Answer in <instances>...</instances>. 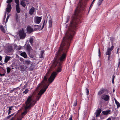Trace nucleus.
<instances>
[{
  "label": "nucleus",
  "mask_w": 120,
  "mask_h": 120,
  "mask_svg": "<svg viewBox=\"0 0 120 120\" xmlns=\"http://www.w3.org/2000/svg\"><path fill=\"white\" fill-rule=\"evenodd\" d=\"M98 56H100L101 52L100 51L99 48L98 49Z\"/></svg>",
  "instance_id": "45"
},
{
  "label": "nucleus",
  "mask_w": 120,
  "mask_h": 120,
  "mask_svg": "<svg viewBox=\"0 0 120 120\" xmlns=\"http://www.w3.org/2000/svg\"><path fill=\"white\" fill-rule=\"evenodd\" d=\"M114 91H115V90H114V89H113V92H114Z\"/></svg>",
  "instance_id": "63"
},
{
  "label": "nucleus",
  "mask_w": 120,
  "mask_h": 120,
  "mask_svg": "<svg viewBox=\"0 0 120 120\" xmlns=\"http://www.w3.org/2000/svg\"><path fill=\"white\" fill-rule=\"evenodd\" d=\"M86 94L87 95H88L89 94V90L88 89H87V88H86Z\"/></svg>",
  "instance_id": "42"
},
{
  "label": "nucleus",
  "mask_w": 120,
  "mask_h": 120,
  "mask_svg": "<svg viewBox=\"0 0 120 120\" xmlns=\"http://www.w3.org/2000/svg\"><path fill=\"white\" fill-rule=\"evenodd\" d=\"M11 5L10 4H8L6 8V11L8 13H9L11 11Z\"/></svg>",
  "instance_id": "9"
},
{
  "label": "nucleus",
  "mask_w": 120,
  "mask_h": 120,
  "mask_svg": "<svg viewBox=\"0 0 120 120\" xmlns=\"http://www.w3.org/2000/svg\"><path fill=\"white\" fill-rule=\"evenodd\" d=\"M114 48V46L112 45L111 48H108L107 50V51L105 53L106 55L111 54V51L113 50Z\"/></svg>",
  "instance_id": "7"
},
{
  "label": "nucleus",
  "mask_w": 120,
  "mask_h": 120,
  "mask_svg": "<svg viewBox=\"0 0 120 120\" xmlns=\"http://www.w3.org/2000/svg\"><path fill=\"white\" fill-rule=\"evenodd\" d=\"M70 19V16L68 15L67 16V18L66 21L65 23V24L69 22Z\"/></svg>",
  "instance_id": "30"
},
{
  "label": "nucleus",
  "mask_w": 120,
  "mask_h": 120,
  "mask_svg": "<svg viewBox=\"0 0 120 120\" xmlns=\"http://www.w3.org/2000/svg\"><path fill=\"white\" fill-rule=\"evenodd\" d=\"M101 111L102 110L101 109H97L96 111V117H98L99 116Z\"/></svg>",
  "instance_id": "8"
},
{
  "label": "nucleus",
  "mask_w": 120,
  "mask_h": 120,
  "mask_svg": "<svg viewBox=\"0 0 120 120\" xmlns=\"http://www.w3.org/2000/svg\"><path fill=\"white\" fill-rule=\"evenodd\" d=\"M30 57L32 58H33L34 57V56L33 55H30Z\"/></svg>",
  "instance_id": "50"
},
{
  "label": "nucleus",
  "mask_w": 120,
  "mask_h": 120,
  "mask_svg": "<svg viewBox=\"0 0 120 120\" xmlns=\"http://www.w3.org/2000/svg\"><path fill=\"white\" fill-rule=\"evenodd\" d=\"M15 2L16 4V5H19V0H15Z\"/></svg>",
  "instance_id": "31"
},
{
  "label": "nucleus",
  "mask_w": 120,
  "mask_h": 120,
  "mask_svg": "<svg viewBox=\"0 0 120 120\" xmlns=\"http://www.w3.org/2000/svg\"><path fill=\"white\" fill-rule=\"evenodd\" d=\"M95 0H93V1L92 2V3H94V2Z\"/></svg>",
  "instance_id": "60"
},
{
  "label": "nucleus",
  "mask_w": 120,
  "mask_h": 120,
  "mask_svg": "<svg viewBox=\"0 0 120 120\" xmlns=\"http://www.w3.org/2000/svg\"><path fill=\"white\" fill-rule=\"evenodd\" d=\"M29 3V2L27 0H22L21 1L20 4L23 7L25 8L26 5H28Z\"/></svg>",
  "instance_id": "6"
},
{
  "label": "nucleus",
  "mask_w": 120,
  "mask_h": 120,
  "mask_svg": "<svg viewBox=\"0 0 120 120\" xmlns=\"http://www.w3.org/2000/svg\"><path fill=\"white\" fill-rule=\"evenodd\" d=\"M110 111V110H106V111H103L102 112V113L104 115H107L110 113L109 112Z\"/></svg>",
  "instance_id": "17"
},
{
  "label": "nucleus",
  "mask_w": 120,
  "mask_h": 120,
  "mask_svg": "<svg viewBox=\"0 0 120 120\" xmlns=\"http://www.w3.org/2000/svg\"><path fill=\"white\" fill-rule=\"evenodd\" d=\"M29 91L28 89H26L23 92V93L26 94Z\"/></svg>",
  "instance_id": "35"
},
{
  "label": "nucleus",
  "mask_w": 120,
  "mask_h": 120,
  "mask_svg": "<svg viewBox=\"0 0 120 120\" xmlns=\"http://www.w3.org/2000/svg\"><path fill=\"white\" fill-rule=\"evenodd\" d=\"M120 63H118V65L117 66V68H118L119 67L120 65Z\"/></svg>",
  "instance_id": "54"
},
{
  "label": "nucleus",
  "mask_w": 120,
  "mask_h": 120,
  "mask_svg": "<svg viewBox=\"0 0 120 120\" xmlns=\"http://www.w3.org/2000/svg\"><path fill=\"white\" fill-rule=\"evenodd\" d=\"M27 31L28 33L30 34L33 31V30L30 26H29L27 28Z\"/></svg>",
  "instance_id": "11"
},
{
  "label": "nucleus",
  "mask_w": 120,
  "mask_h": 120,
  "mask_svg": "<svg viewBox=\"0 0 120 120\" xmlns=\"http://www.w3.org/2000/svg\"><path fill=\"white\" fill-rule=\"evenodd\" d=\"M49 28H51L52 27V19H51L50 20H49Z\"/></svg>",
  "instance_id": "20"
},
{
  "label": "nucleus",
  "mask_w": 120,
  "mask_h": 120,
  "mask_svg": "<svg viewBox=\"0 0 120 120\" xmlns=\"http://www.w3.org/2000/svg\"><path fill=\"white\" fill-rule=\"evenodd\" d=\"M12 107V106L10 107H9V109L8 111H10L11 110H12L11 108Z\"/></svg>",
  "instance_id": "48"
},
{
  "label": "nucleus",
  "mask_w": 120,
  "mask_h": 120,
  "mask_svg": "<svg viewBox=\"0 0 120 120\" xmlns=\"http://www.w3.org/2000/svg\"><path fill=\"white\" fill-rule=\"evenodd\" d=\"M11 69L9 67H8L7 68V74L9 73L11 71Z\"/></svg>",
  "instance_id": "29"
},
{
  "label": "nucleus",
  "mask_w": 120,
  "mask_h": 120,
  "mask_svg": "<svg viewBox=\"0 0 120 120\" xmlns=\"http://www.w3.org/2000/svg\"><path fill=\"white\" fill-rule=\"evenodd\" d=\"M6 71V70L3 68L1 71V73L0 72V76H4L5 74Z\"/></svg>",
  "instance_id": "14"
},
{
  "label": "nucleus",
  "mask_w": 120,
  "mask_h": 120,
  "mask_svg": "<svg viewBox=\"0 0 120 120\" xmlns=\"http://www.w3.org/2000/svg\"><path fill=\"white\" fill-rule=\"evenodd\" d=\"M45 20L44 21L43 23H42V28H41V29H42L44 27V26H45Z\"/></svg>",
  "instance_id": "38"
},
{
  "label": "nucleus",
  "mask_w": 120,
  "mask_h": 120,
  "mask_svg": "<svg viewBox=\"0 0 120 120\" xmlns=\"http://www.w3.org/2000/svg\"><path fill=\"white\" fill-rule=\"evenodd\" d=\"M79 13L78 10H75L72 17L73 20L71 22L70 27L67 31L65 37L63 38V41L58 51L56 54L54 62H57V59L60 61H64L66 57V54L70 46L71 41L75 34V31L77 29V25L79 22H77L78 19L77 18Z\"/></svg>",
  "instance_id": "1"
},
{
  "label": "nucleus",
  "mask_w": 120,
  "mask_h": 120,
  "mask_svg": "<svg viewBox=\"0 0 120 120\" xmlns=\"http://www.w3.org/2000/svg\"><path fill=\"white\" fill-rule=\"evenodd\" d=\"M20 55L23 56L24 58H26L27 57V55L26 53L24 52L21 53Z\"/></svg>",
  "instance_id": "19"
},
{
  "label": "nucleus",
  "mask_w": 120,
  "mask_h": 120,
  "mask_svg": "<svg viewBox=\"0 0 120 120\" xmlns=\"http://www.w3.org/2000/svg\"><path fill=\"white\" fill-rule=\"evenodd\" d=\"M45 51L44 50L41 51L40 52V57L41 58H43V54L44 52Z\"/></svg>",
  "instance_id": "21"
},
{
  "label": "nucleus",
  "mask_w": 120,
  "mask_h": 120,
  "mask_svg": "<svg viewBox=\"0 0 120 120\" xmlns=\"http://www.w3.org/2000/svg\"><path fill=\"white\" fill-rule=\"evenodd\" d=\"M34 36L31 37L30 38L29 42L30 45L32 46L33 45V43H34Z\"/></svg>",
  "instance_id": "13"
},
{
  "label": "nucleus",
  "mask_w": 120,
  "mask_h": 120,
  "mask_svg": "<svg viewBox=\"0 0 120 120\" xmlns=\"http://www.w3.org/2000/svg\"><path fill=\"white\" fill-rule=\"evenodd\" d=\"M7 49L8 52H11L12 50V48L11 46H8L7 48Z\"/></svg>",
  "instance_id": "25"
},
{
  "label": "nucleus",
  "mask_w": 120,
  "mask_h": 120,
  "mask_svg": "<svg viewBox=\"0 0 120 120\" xmlns=\"http://www.w3.org/2000/svg\"><path fill=\"white\" fill-rule=\"evenodd\" d=\"M92 7V6H91L90 5V8H91Z\"/></svg>",
  "instance_id": "64"
},
{
  "label": "nucleus",
  "mask_w": 120,
  "mask_h": 120,
  "mask_svg": "<svg viewBox=\"0 0 120 120\" xmlns=\"http://www.w3.org/2000/svg\"><path fill=\"white\" fill-rule=\"evenodd\" d=\"M31 49V47L29 44L27 45L26 46V49L28 52H30Z\"/></svg>",
  "instance_id": "15"
},
{
  "label": "nucleus",
  "mask_w": 120,
  "mask_h": 120,
  "mask_svg": "<svg viewBox=\"0 0 120 120\" xmlns=\"http://www.w3.org/2000/svg\"><path fill=\"white\" fill-rule=\"evenodd\" d=\"M118 63L120 64V58H119L118 59Z\"/></svg>",
  "instance_id": "52"
},
{
  "label": "nucleus",
  "mask_w": 120,
  "mask_h": 120,
  "mask_svg": "<svg viewBox=\"0 0 120 120\" xmlns=\"http://www.w3.org/2000/svg\"><path fill=\"white\" fill-rule=\"evenodd\" d=\"M91 8H89V11H88V12H89V11H90V10L91 9Z\"/></svg>",
  "instance_id": "59"
},
{
  "label": "nucleus",
  "mask_w": 120,
  "mask_h": 120,
  "mask_svg": "<svg viewBox=\"0 0 120 120\" xmlns=\"http://www.w3.org/2000/svg\"><path fill=\"white\" fill-rule=\"evenodd\" d=\"M2 57L0 55V61H1L2 59Z\"/></svg>",
  "instance_id": "51"
},
{
  "label": "nucleus",
  "mask_w": 120,
  "mask_h": 120,
  "mask_svg": "<svg viewBox=\"0 0 120 120\" xmlns=\"http://www.w3.org/2000/svg\"><path fill=\"white\" fill-rule=\"evenodd\" d=\"M22 48V47L19 45L17 46V45L15 46V48L17 50H20Z\"/></svg>",
  "instance_id": "23"
},
{
  "label": "nucleus",
  "mask_w": 120,
  "mask_h": 120,
  "mask_svg": "<svg viewBox=\"0 0 120 120\" xmlns=\"http://www.w3.org/2000/svg\"><path fill=\"white\" fill-rule=\"evenodd\" d=\"M42 17V16L40 17L37 16L35 17L34 19V23L36 24H39L41 22Z\"/></svg>",
  "instance_id": "5"
},
{
  "label": "nucleus",
  "mask_w": 120,
  "mask_h": 120,
  "mask_svg": "<svg viewBox=\"0 0 120 120\" xmlns=\"http://www.w3.org/2000/svg\"><path fill=\"white\" fill-rule=\"evenodd\" d=\"M14 66V64H12L10 65L9 67L11 69H14L13 67Z\"/></svg>",
  "instance_id": "34"
},
{
  "label": "nucleus",
  "mask_w": 120,
  "mask_h": 120,
  "mask_svg": "<svg viewBox=\"0 0 120 120\" xmlns=\"http://www.w3.org/2000/svg\"><path fill=\"white\" fill-rule=\"evenodd\" d=\"M27 84H25L23 87V89H25V88L26 87L27 85Z\"/></svg>",
  "instance_id": "47"
},
{
  "label": "nucleus",
  "mask_w": 120,
  "mask_h": 120,
  "mask_svg": "<svg viewBox=\"0 0 120 120\" xmlns=\"http://www.w3.org/2000/svg\"><path fill=\"white\" fill-rule=\"evenodd\" d=\"M116 53L117 54H119V52H118V51H117V52H116Z\"/></svg>",
  "instance_id": "62"
},
{
  "label": "nucleus",
  "mask_w": 120,
  "mask_h": 120,
  "mask_svg": "<svg viewBox=\"0 0 120 120\" xmlns=\"http://www.w3.org/2000/svg\"><path fill=\"white\" fill-rule=\"evenodd\" d=\"M19 35L21 39H24L26 36V34L23 30H20L19 31Z\"/></svg>",
  "instance_id": "3"
},
{
  "label": "nucleus",
  "mask_w": 120,
  "mask_h": 120,
  "mask_svg": "<svg viewBox=\"0 0 120 120\" xmlns=\"http://www.w3.org/2000/svg\"><path fill=\"white\" fill-rule=\"evenodd\" d=\"M20 68H21L22 69H24V67L23 65H22L20 66Z\"/></svg>",
  "instance_id": "43"
},
{
  "label": "nucleus",
  "mask_w": 120,
  "mask_h": 120,
  "mask_svg": "<svg viewBox=\"0 0 120 120\" xmlns=\"http://www.w3.org/2000/svg\"><path fill=\"white\" fill-rule=\"evenodd\" d=\"M111 55L109 54V55H108V60H109L111 58Z\"/></svg>",
  "instance_id": "41"
},
{
  "label": "nucleus",
  "mask_w": 120,
  "mask_h": 120,
  "mask_svg": "<svg viewBox=\"0 0 120 120\" xmlns=\"http://www.w3.org/2000/svg\"><path fill=\"white\" fill-rule=\"evenodd\" d=\"M3 65V64L2 63L0 62V65Z\"/></svg>",
  "instance_id": "57"
},
{
  "label": "nucleus",
  "mask_w": 120,
  "mask_h": 120,
  "mask_svg": "<svg viewBox=\"0 0 120 120\" xmlns=\"http://www.w3.org/2000/svg\"><path fill=\"white\" fill-rule=\"evenodd\" d=\"M6 15H7V12L5 11V13L4 15V19H5V18L6 17Z\"/></svg>",
  "instance_id": "44"
},
{
  "label": "nucleus",
  "mask_w": 120,
  "mask_h": 120,
  "mask_svg": "<svg viewBox=\"0 0 120 120\" xmlns=\"http://www.w3.org/2000/svg\"><path fill=\"white\" fill-rule=\"evenodd\" d=\"M7 15H8V16H7V18L6 19V22H5L6 23H7V22L9 18L10 15V14L8 15V14Z\"/></svg>",
  "instance_id": "33"
},
{
  "label": "nucleus",
  "mask_w": 120,
  "mask_h": 120,
  "mask_svg": "<svg viewBox=\"0 0 120 120\" xmlns=\"http://www.w3.org/2000/svg\"><path fill=\"white\" fill-rule=\"evenodd\" d=\"M11 111H8V115H9L11 113Z\"/></svg>",
  "instance_id": "53"
},
{
  "label": "nucleus",
  "mask_w": 120,
  "mask_h": 120,
  "mask_svg": "<svg viewBox=\"0 0 120 120\" xmlns=\"http://www.w3.org/2000/svg\"><path fill=\"white\" fill-rule=\"evenodd\" d=\"M77 105V100H75V101L73 106L74 107L75 106Z\"/></svg>",
  "instance_id": "32"
},
{
  "label": "nucleus",
  "mask_w": 120,
  "mask_h": 120,
  "mask_svg": "<svg viewBox=\"0 0 120 120\" xmlns=\"http://www.w3.org/2000/svg\"><path fill=\"white\" fill-rule=\"evenodd\" d=\"M106 120H111V119L110 118H109Z\"/></svg>",
  "instance_id": "55"
},
{
  "label": "nucleus",
  "mask_w": 120,
  "mask_h": 120,
  "mask_svg": "<svg viewBox=\"0 0 120 120\" xmlns=\"http://www.w3.org/2000/svg\"><path fill=\"white\" fill-rule=\"evenodd\" d=\"M72 115H71L70 118L69 119V120H72Z\"/></svg>",
  "instance_id": "46"
},
{
  "label": "nucleus",
  "mask_w": 120,
  "mask_h": 120,
  "mask_svg": "<svg viewBox=\"0 0 120 120\" xmlns=\"http://www.w3.org/2000/svg\"><path fill=\"white\" fill-rule=\"evenodd\" d=\"M34 8L33 7H32L29 11V14L31 15H32L34 13Z\"/></svg>",
  "instance_id": "18"
},
{
  "label": "nucleus",
  "mask_w": 120,
  "mask_h": 120,
  "mask_svg": "<svg viewBox=\"0 0 120 120\" xmlns=\"http://www.w3.org/2000/svg\"><path fill=\"white\" fill-rule=\"evenodd\" d=\"M105 90L103 88H101L98 93V95H100L103 94L105 92Z\"/></svg>",
  "instance_id": "10"
},
{
  "label": "nucleus",
  "mask_w": 120,
  "mask_h": 120,
  "mask_svg": "<svg viewBox=\"0 0 120 120\" xmlns=\"http://www.w3.org/2000/svg\"><path fill=\"white\" fill-rule=\"evenodd\" d=\"M26 62L28 64H29L30 63V62L29 60L26 61Z\"/></svg>",
  "instance_id": "49"
},
{
  "label": "nucleus",
  "mask_w": 120,
  "mask_h": 120,
  "mask_svg": "<svg viewBox=\"0 0 120 120\" xmlns=\"http://www.w3.org/2000/svg\"><path fill=\"white\" fill-rule=\"evenodd\" d=\"M120 49L119 48H118L117 49V51H118Z\"/></svg>",
  "instance_id": "58"
},
{
  "label": "nucleus",
  "mask_w": 120,
  "mask_h": 120,
  "mask_svg": "<svg viewBox=\"0 0 120 120\" xmlns=\"http://www.w3.org/2000/svg\"><path fill=\"white\" fill-rule=\"evenodd\" d=\"M115 78V76L113 75L112 76V84H113L114 83Z\"/></svg>",
  "instance_id": "36"
},
{
  "label": "nucleus",
  "mask_w": 120,
  "mask_h": 120,
  "mask_svg": "<svg viewBox=\"0 0 120 120\" xmlns=\"http://www.w3.org/2000/svg\"><path fill=\"white\" fill-rule=\"evenodd\" d=\"M11 57L7 56H6L5 57V58L4 60V62L5 63H6L9 60H10V59Z\"/></svg>",
  "instance_id": "12"
},
{
  "label": "nucleus",
  "mask_w": 120,
  "mask_h": 120,
  "mask_svg": "<svg viewBox=\"0 0 120 120\" xmlns=\"http://www.w3.org/2000/svg\"><path fill=\"white\" fill-rule=\"evenodd\" d=\"M14 113H13L11 115H9L8 116H7V118L8 119H9L11 116H13L14 115Z\"/></svg>",
  "instance_id": "39"
},
{
  "label": "nucleus",
  "mask_w": 120,
  "mask_h": 120,
  "mask_svg": "<svg viewBox=\"0 0 120 120\" xmlns=\"http://www.w3.org/2000/svg\"><path fill=\"white\" fill-rule=\"evenodd\" d=\"M93 3H92L91 5H90V6H92L93 5Z\"/></svg>",
  "instance_id": "61"
},
{
  "label": "nucleus",
  "mask_w": 120,
  "mask_h": 120,
  "mask_svg": "<svg viewBox=\"0 0 120 120\" xmlns=\"http://www.w3.org/2000/svg\"><path fill=\"white\" fill-rule=\"evenodd\" d=\"M109 95H107L105 94H102L101 96V98L105 101H108L109 100Z\"/></svg>",
  "instance_id": "4"
},
{
  "label": "nucleus",
  "mask_w": 120,
  "mask_h": 120,
  "mask_svg": "<svg viewBox=\"0 0 120 120\" xmlns=\"http://www.w3.org/2000/svg\"><path fill=\"white\" fill-rule=\"evenodd\" d=\"M0 29L1 30V31L4 33H5V30L4 28L2 25H1L0 26Z\"/></svg>",
  "instance_id": "26"
},
{
  "label": "nucleus",
  "mask_w": 120,
  "mask_h": 120,
  "mask_svg": "<svg viewBox=\"0 0 120 120\" xmlns=\"http://www.w3.org/2000/svg\"><path fill=\"white\" fill-rule=\"evenodd\" d=\"M16 8L17 12L18 13H19L20 12V8L19 7V5H16Z\"/></svg>",
  "instance_id": "16"
},
{
  "label": "nucleus",
  "mask_w": 120,
  "mask_h": 120,
  "mask_svg": "<svg viewBox=\"0 0 120 120\" xmlns=\"http://www.w3.org/2000/svg\"><path fill=\"white\" fill-rule=\"evenodd\" d=\"M18 15L17 13H16L15 15V19L17 22H18L19 19H18Z\"/></svg>",
  "instance_id": "24"
},
{
  "label": "nucleus",
  "mask_w": 120,
  "mask_h": 120,
  "mask_svg": "<svg viewBox=\"0 0 120 120\" xmlns=\"http://www.w3.org/2000/svg\"><path fill=\"white\" fill-rule=\"evenodd\" d=\"M34 68V66L31 64V66L29 67V70L30 71H32L33 70Z\"/></svg>",
  "instance_id": "27"
},
{
  "label": "nucleus",
  "mask_w": 120,
  "mask_h": 120,
  "mask_svg": "<svg viewBox=\"0 0 120 120\" xmlns=\"http://www.w3.org/2000/svg\"><path fill=\"white\" fill-rule=\"evenodd\" d=\"M13 0H7L6 2L8 3V4H10V3L12 2Z\"/></svg>",
  "instance_id": "37"
},
{
  "label": "nucleus",
  "mask_w": 120,
  "mask_h": 120,
  "mask_svg": "<svg viewBox=\"0 0 120 120\" xmlns=\"http://www.w3.org/2000/svg\"><path fill=\"white\" fill-rule=\"evenodd\" d=\"M56 65H57L58 64L60 66L58 67L57 69L56 70L57 72L55 71L53 72L52 74L50 77L48 79L49 84L47 85L46 83V82L47 81V76L48 75V74L46 73L44 76L43 80L41 83L39 84V86L37 87V88H38L39 87L41 86V87H42L43 88H44L43 89H42L41 90L39 93V94H40L41 95H42L45 92L50 84L53 81L58 73L61 71L62 70L61 69L62 67L60 65V63H59L58 62H56Z\"/></svg>",
  "instance_id": "2"
},
{
  "label": "nucleus",
  "mask_w": 120,
  "mask_h": 120,
  "mask_svg": "<svg viewBox=\"0 0 120 120\" xmlns=\"http://www.w3.org/2000/svg\"><path fill=\"white\" fill-rule=\"evenodd\" d=\"M103 0H99L97 3L98 5L99 6H100Z\"/></svg>",
  "instance_id": "28"
},
{
  "label": "nucleus",
  "mask_w": 120,
  "mask_h": 120,
  "mask_svg": "<svg viewBox=\"0 0 120 120\" xmlns=\"http://www.w3.org/2000/svg\"><path fill=\"white\" fill-rule=\"evenodd\" d=\"M114 100L115 103L117 105V108L120 107V103L115 98Z\"/></svg>",
  "instance_id": "22"
},
{
  "label": "nucleus",
  "mask_w": 120,
  "mask_h": 120,
  "mask_svg": "<svg viewBox=\"0 0 120 120\" xmlns=\"http://www.w3.org/2000/svg\"><path fill=\"white\" fill-rule=\"evenodd\" d=\"M34 26H37V27L38 28L37 29H40L41 26V25H34Z\"/></svg>",
  "instance_id": "40"
},
{
  "label": "nucleus",
  "mask_w": 120,
  "mask_h": 120,
  "mask_svg": "<svg viewBox=\"0 0 120 120\" xmlns=\"http://www.w3.org/2000/svg\"><path fill=\"white\" fill-rule=\"evenodd\" d=\"M14 88L13 89V90H11V91H13L15 90V89L17 88Z\"/></svg>",
  "instance_id": "56"
}]
</instances>
